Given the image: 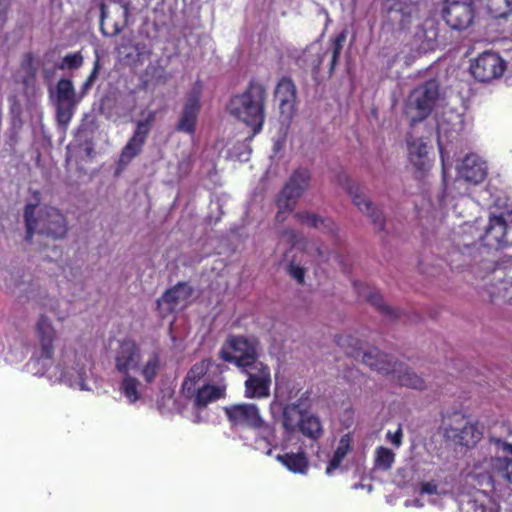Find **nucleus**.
I'll return each mask as SVG.
<instances>
[{
	"label": "nucleus",
	"instance_id": "1",
	"mask_svg": "<svg viewBox=\"0 0 512 512\" xmlns=\"http://www.w3.org/2000/svg\"><path fill=\"white\" fill-rule=\"evenodd\" d=\"M267 88L258 78H251L241 93L233 95L228 104V113L252 129V136L259 134L265 123Z\"/></svg>",
	"mask_w": 512,
	"mask_h": 512
},
{
	"label": "nucleus",
	"instance_id": "2",
	"mask_svg": "<svg viewBox=\"0 0 512 512\" xmlns=\"http://www.w3.org/2000/svg\"><path fill=\"white\" fill-rule=\"evenodd\" d=\"M36 208L32 203L24 207L25 241L31 242L35 232L53 240L64 238L68 231L65 216L58 209L46 206L39 209L35 217Z\"/></svg>",
	"mask_w": 512,
	"mask_h": 512
},
{
	"label": "nucleus",
	"instance_id": "3",
	"mask_svg": "<svg viewBox=\"0 0 512 512\" xmlns=\"http://www.w3.org/2000/svg\"><path fill=\"white\" fill-rule=\"evenodd\" d=\"M363 360L372 370L383 375H391L399 385L412 389H425V381L404 363L394 361L388 354L381 353L375 348L364 354Z\"/></svg>",
	"mask_w": 512,
	"mask_h": 512
},
{
	"label": "nucleus",
	"instance_id": "4",
	"mask_svg": "<svg viewBox=\"0 0 512 512\" xmlns=\"http://www.w3.org/2000/svg\"><path fill=\"white\" fill-rule=\"evenodd\" d=\"M439 99V84L435 79H430L416 86L405 101L404 113L409 119V124L414 127L426 120L433 112Z\"/></svg>",
	"mask_w": 512,
	"mask_h": 512
},
{
	"label": "nucleus",
	"instance_id": "5",
	"mask_svg": "<svg viewBox=\"0 0 512 512\" xmlns=\"http://www.w3.org/2000/svg\"><path fill=\"white\" fill-rule=\"evenodd\" d=\"M311 175L308 169H296L276 197L278 211L275 219L282 223L286 220V214L292 212L310 185Z\"/></svg>",
	"mask_w": 512,
	"mask_h": 512
},
{
	"label": "nucleus",
	"instance_id": "6",
	"mask_svg": "<svg viewBox=\"0 0 512 512\" xmlns=\"http://www.w3.org/2000/svg\"><path fill=\"white\" fill-rule=\"evenodd\" d=\"M258 340L243 335H229L224 341L218 356L223 361L235 365L239 370L249 368L258 358Z\"/></svg>",
	"mask_w": 512,
	"mask_h": 512
},
{
	"label": "nucleus",
	"instance_id": "7",
	"mask_svg": "<svg viewBox=\"0 0 512 512\" xmlns=\"http://www.w3.org/2000/svg\"><path fill=\"white\" fill-rule=\"evenodd\" d=\"M443 436L447 441L464 447L475 446L482 437L476 423L461 412H454L443 419Z\"/></svg>",
	"mask_w": 512,
	"mask_h": 512
},
{
	"label": "nucleus",
	"instance_id": "8",
	"mask_svg": "<svg viewBox=\"0 0 512 512\" xmlns=\"http://www.w3.org/2000/svg\"><path fill=\"white\" fill-rule=\"evenodd\" d=\"M231 428L256 429L262 424L259 407L254 403H236L223 408Z\"/></svg>",
	"mask_w": 512,
	"mask_h": 512
},
{
	"label": "nucleus",
	"instance_id": "9",
	"mask_svg": "<svg viewBox=\"0 0 512 512\" xmlns=\"http://www.w3.org/2000/svg\"><path fill=\"white\" fill-rule=\"evenodd\" d=\"M506 70V62L495 52L485 51L470 66L471 74L479 82H490L501 77Z\"/></svg>",
	"mask_w": 512,
	"mask_h": 512
},
{
	"label": "nucleus",
	"instance_id": "10",
	"mask_svg": "<svg viewBox=\"0 0 512 512\" xmlns=\"http://www.w3.org/2000/svg\"><path fill=\"white\" fill-rule=\"evenodd\" d=\"M155 116V111H149L147 117L144 120H139L136 123L133 135L121 150L119 157L120 165H128L137 155L141 153L142 148L150 133L152 123L155 120Z\"/></svg>",
	"mask_w": 512,
	"mask_h": 512
},
{
	"label": "nucleus",
	"instance_id": "11",
	"mask_svg": "<svg viewBox=\"0 0 512 512\" xmlns=\"http://www.w3.org/2000/svg\"><path fill=\"white\" fill-rule=\"evenodd\" d=\"M193 287L187 282H178L167 289L157 300V311L161 318H166L184 307L193 294Z\"/></svg>",
	"mask_w": 512,
	"mask_h": 512
},
{
	"label": "nucleus",
	"instance_id": "12",
	"mask_svg": "<svg viewBox=\"0 0 512 512\" xmlns=\"http://www.w3.org/2000/svg\"><path fill=\"white\" fill-rule=\"evenodd\" d=\"M202 93V87L199 82H196L190 90L176 124L175 129L178 132L186 133L188 135H194L196 131V125L198 115L200 112V97Z\"/></svg>",
	"mask_w": 512,
	"mask_h": 512
},
{
	"label": "nucleus",
	"instance_id": "13",
	"mask_svg": "<svg viewBox=\"0 0 512 512\" xmlns=\"http://www.w3.org/2000/svg\"><path fill=\"white\" fill-rule=\"evenodd\" d=\"M35 335L39 348L35 352L34 358L37 362L52 360L55 354L54 342L57 339V332L51 320L44 314H41L36 322Z\"/></svg>",
	"mask_w": 512,
	"mask_h": 512
},
{
	"label": "nucleus",
	"instance_id": "14",
	"mask_svg": "<svg viewBox=\"0 0 512 512\" xmlns=\"http://www.w3.org/2000/svg\"><path fill=\"white\" fill-rule=\"evenodd\" d=\"M274 98L282 117L291 120L296 113L298 92L297 87L289 76L281 77L274 89Z\"/></svg>",
	"mask_w": 512,
	"mask_h": 512
},
{
	"label": "nucleus",
	"instance_id": "15",
	"mask_svg": "<svg viewBox=\"0 0 512 512\" xmlns=\"http://www.w3.org/2000/svg\"><path fill=\"white\" fill-rule=\"evenodd\" d=\"M422 5L420 0H392L388 14L400 29H408L419 18Z\"/></svg>",
	"mask_w": 512,
	"mask_h": 512
},
{
	"label": "nucleus",
	"instance_id": "16",
	"mask_svg": "<svg viewBox=\"0 0 512 512\" xmlns=\"http://www.w3.org/2000/svg\"><path fill=\"white\" fill-rule=\"evenodd\" d=\"M475 17L474 6L466 2H451L443 10L446 24L453 30L468 28Z\"/></svg>",
	"mask_w": 512,
	"mask_h": 512
},
{
	"label": "nucleus",
	"instance_id": "17",
	"mask_svg": "<svg viewBox=\"0 0 512 512\" xmlns=\"http://www.w3.org/2000/svg\"><path fill=\"white\" fill-rule=\"evenodd\" d=\"M482 481L480 482L481 489L473 496H468L466 499H462L459 504L461 512H487V503L491 502V498L488 495V491L494 489V477L487 473L479 475Z\"/></svg>",
	"mask_w": 512,
	"mask_h": 512
},
{
	"label": "nucleus",
	"instance_id": "18",
	"mask_svg": "<svg viewBox=\"0 0 512 512\" xmlns=\"http://www.w3.org/2000/svg\"><path fill=\"white\" fill-rule=\"evenodd\" d=\"M213 366H215L220 374L224 372V366L222 364H215L211 358L202 359L192 365L181 385V393L185 398L191 399V394L195 392L199 382Z\"/></svg>",
	"mask_w": 512,
	"mask_h": 512
},
{
	"label": "nucleus",
	"instance_id": "19",
	"mask_svg": "<svg viewBox=\"0 0 512 512\" xmlns=\"http://www.w3.org/2000/svg\"><path fill=\"white\" fill-rule=\"evenodd\" d=\"M141 352L132 339H124L120 341L119 347L115 355V369L125 374H129L130 370H135L139 367Z\"/></svg>",
	"mask_w": 512,
	"mask_h": 512
},
{
	"label": "nucleus",
	"instance_id": "20",
	"mask_svg": "<svg viewBox=\"0 0 512 512\" xmlns=\"http://www.w3.org/2000/svg\"><path fill=\"white\" fill-rule=\"evenodd\" d=\"M345 178V186L348 194L351 196L352 201L358 209L370 217L373 225L379 231L384 230L385 220L382 211L375 207L372 202L365 199L361 193V188L358 185L351 184L347 176Z\"/></svg>",
	"mask_w": 512,
	"mask_h": 512
},
{
	"label": "nucleus",
	"instance_id": "21",
	"mask_svg": "<svg viewBox=\"0 0 512 512\" xmlns=\"http://www.w3.org/2000/svg\"><path fill=\"white\" fill-rule=\"evenodd\" d=\"M508 225L502 215H492L489 223L481 236L482 244L489 248L498 249L509 243L507 239Z\"/></svg>",
	"mask_w": 512,
	"mask_h": 512
},
{
	"label": "nucleus",
	"instance_id": "22",
	"mask_svg": "<svg viewBox=\"0 0 512 512\" xmlns=\"http://www.w3.org/2000/svg\"><path fill=\"white\" fill-rule=\"evenodd\" d=\"M227 384L222 377L216 384L206 383L198 387L194 393L191 394L193 405L196 409L202 410L210 403L224 399L227 394Z\"/></svg>",
	"mask_w": 512,
	"mask_h": 512
},
{
	"label": "nucleus",
	"instance_id": "23",
	"mask_svg": "<svg viewBox=\"0 0 512 512\" xmlns=\"http://www.w3.org/2000/svg\"><path fill=\"white\" fill-rule=\"evenodd\" d=\"M458 176L470 184H479L487 177V164L476 154H468L458 168Z\"/></svg>",
	"mask_w": 512,
	"mask_h": 512
},
{
	"label": "nucleus",
	"instance_id": "24",
	"mask_svg": "<svg viewBox=\"0 0 512 512\" xmlns=\"http://www.w3.org/2000/svg\"><path fill=\"white\" fill-rule=\"evenodd\" d=\"M498 448L511 457H492L489 461L491 475L512 484V444L500 439L496 440Z\"/></svg>",
	"mask_w": 512,
	"mask_h": 512
},
{
	"label": "nucleus",
	"instance_id": "25",
	"mask_svg": "<svg viewBox=\"0 0 512 512\" xmlns=\"http://www.w3.org/2000/svg\"><path fill=\"white\" fill-rule=\"evenodd\" d=\"M439 29L434 19H426L418 26L414 40L423 51H433L438 46Z\"/></svg>",
	"mask_w": 512,
	"mask_h": 512
},
{
	"label": "nucleus",
	"instance_id": "26",
	"mask_svg": "<svg viewBox=\"0 0 512 512\" xmlns=\"http://www.w3.org/2000/svg\"><path fill=\"white\" fill-rule=\"evenodd\" d=\"M272 377H247L244 382V396L248 399H265L270 396Z\"/></svg>",
	"mask_w": 512,
	"mask_h": 512
},
{
	"label": "nucleus",
	"instance_id": "27",
	"mask_svg": "<svg viewBox=\"0 0 512 512\" xmlns=\"http://www.w3.org/2000/svg\"><path fill=\"white\" fill-rule=\"evenodd\" d=\"M294 218L301 224L318 229L324 233L336 235V224L330 218H323L318 214L307 211H299L295 213Z\"/></svg>",
	"mask_w": 512,
	"mask_h": 512
},
{
	"label": "nucleus",
	"instance_id": "28",
	"mask_svg": "<svg viewBox=\"0 0 512 512\" xmlns=\"http://www.w3.org/2000/svg\"><path fill=\"white\" fill-rule=\"evenodd\" d=\"M297 432H300L304 437L313 442H318L324 434V429L317 415L305 412Z\"/></svg>",
	"mask_w": 512,
	"mask_h": 512
},
{
	"label": "nucleus",
	"instance_id": "29",
	"mask_svg": "<svg viewBox=\"0 0 512 512\" xmlns=\"http://www.w3.org/2000/svg\"><path fill=\"white\" fill-rule=\"evenodd\" d=\"M276 460L293 473L306 474L309 469V461L303 451L278 454Z\"/></svg>",
	"mask_w": 512,
	"mask_h": 512
},
{
	"label": "nucleus",
	"instance_id": "30",
	"mask_svg": "<svg viewBox=\"0 0 512 512\" xmlns=\"http://www.w3.org/2000/svg\"><path fill=\"white\" fill-rule=\"evenodd\" d=\"M79 102L80 101H52L55 108L57 125L64 132L68 129Z\"/></svg>",
	"mask_w": 512,
	"mask_h": 512
},
{
	"label": "nucleus",
	"instance_id": "31",
	"mask_svg": "<svg viewBox=\"0 0 512 512\" xmlns=\"http://www.w3.org/2000/svg\"><path fill=\"white\" fill-rule=\"evenodd\" d=\"M306 411L299 409L298 404H287L282 411V427L287 435L298 431L302 416Z\"/></svg>",
	"mask_w": 512,
	"mask_h": 512
},
{
	"label": "nucleus",
	"instance_id": "32",
	"mask_svg": "<svg viewBox=\"0 0 512 512\" xmlns=\"http://www.w3.org/2000/svg\"><path fill=\"white\" fill-rule=\"evenodd\" d=\"M335 342L347 356L355 358L356 360L361 358L362 362L366 365L363 360V356L367 351L363 352V345L359 339L350 334H345L336 336ZM373 349L374 348H372V350Z\"/></svg>",
	"mask_w": 512,
	"mask_h": 512
},
{
	"label": "nucleus",
	"instance_id": "33",
	"mask_svg": "<svg viewBox=\"0 0 512 512\" xmlns=\"http://www.w3.org/2000/svg\"><path fill=\"white\" fill-rule=\"evenodd\" d=\"M352 451V436L350 433L344 434L338 443L336 450L332 458L330 459L327 467L326 473L330 475L334 470H336L343 459Z\"/></svg>",
	"mask_w": 512,
	"mask_h": 512
},
{
	"label": "nucleus",
	"instance_id": "34",
	"mask_svg": "<svg viewBox=\"0 0 512 512\" xmlns=\"http://www.w3.org/2000/svg\"><path fill=\"white\" fill-rule=\"evenodd\" d=\"M51 101H80L77 97L73 82L68 78L58 80L55 91L50 95Z\"/></svg>",
	"mask_w": 512,
	"mask_h": 512
},
{
	"label": "nucleus",
	"instance_id": "35",
	"mask_svg": "<svg viewBox=\"0 0 512 512\" xmlns=\"http://www.w3.org/2000/svg\"><path fill=\"white\" fill-rule=\"evenodd\" d=\"M140 382L137 378L125 374L121 382L120 391L128 399L130 403H135L141 397L138 390Z\"/></svg>",
	"mask_w": 512,
	"mask_h": 512
},
{
	"label": "nucleus",
	"instance_id": "36",
	"mask_svg": "<svg viewBox=\"0 0 512 512\" xmlns=\"http://www.w3.org/2000/svg\"><path fill=\"white\" fill-rule=\"evenodd\" d=\"M346 38L347 31L343 30L331 40V59L328 71L329 77H331L335 71Z\"/></svg>",
	"mask_w": 512,
	"mask_h": 512
},
{
	"label": "nucleus",
	"instance_id": "37",
	"mask_svg": "<svg viewBox=\"0 0 512 512\" xmlns=\"http://www.w3.org/2000/svg\"><path fill=\"white\" fill-rule=\"evenodd\" d=\"M486 7L493 18H505L512 14V0H486Z\"/></svg>",
	"mask_w": 512,
	"mask_h": 512
},
{
	"label": "nucleus",
	"instance_id": "38",
	"mask_svg": "<svg viewBox=\"0 0 512 512\" xmlns=\"http://www.w3.org/2000/svg\"><path fill=\"white\" fill-rule=\"evenodd\" d=\"M408 154L410 161L418 169H422L423 158L427 154L426 144L422 140L408 141Z\"/></svg>",
	"mask_w": 512,
	"mask_h": 512
},
{
	"label": "nucleus",
	"instance_id": "39",
	"mask_svg": "<svg viewBox=\"0 0 512 512\" xmlns=\"http://www.w3.org/2000/svg\"><path fill=\"white\" fill-rule=\"evenodd\" d=\"M395 461V454L387 447L380 446L375 451L374 466L377 469L390 470Z\"/></svg>",
	"mask_w": 512,
	"mask_h": 512
},
{
	"label": "nucleus",
	"instance_id": "40",
	"mask_svg": "<svg viewBox=\"0 0 512 512\" xmlns=\"http://www.w3.org/2000/svg\"><path fill=\"white\" fill-rule=\"evenodd\" d=\"M160 355L153 352L141 370V374L147 383H152L160 370Z\"/></svg>",
	"mask_w": 512,
	"mask_h": 512
},
{
	"label": "nucleus",
	"instance_id": "41",
	"mask_svg": "<svg viewBox=\"0 0 512 512\" xmlns=\"http://www.w3.org/2000/svg\"><path fill=\"white\" fill-rule=\"evenodd\" d=\"M367 300L371 305L378 309L380 313L390 318H399V313L396 309L386 305L383 301V297L380 293L374 291L368 293L366 296Z\"/></svg>",
	"mask_w": 512,
	"mask_h": 512
},
{
	"label": "nucleus",
	"instance_id": "42",
	"mask_svg": "<svg viewBox=\"0 0 512 512\" xmlns=\"http://www.w3.org/2000/svg\"><path fill=\"white\" fill-rule=\"evenodd\" d=\"M240 372L247 377H260L262 375L271 376L270 367L259 360V357L250 363L249 368L241 369Z\"/></svg>",
	"mask_w": 512,
	"mask_h": 512
},
{
	"label": "nucleus",
	"instance_id": "43",
	"mask_svg": "<svg viewBox=\"0 0 512 512\" xmlns=\"http://www.w3.org/2000/svg\"><path fill=\"white\" fill-rule=\"evenodd\" d=\"M252 430L258 433L259 438L265 441L267 447H269L272 444V442L276 440L275 426L273 424L266 422L263 418L262 424L256 429Z\"/></svg>",
	"mask_w": 512,
	"mask_h": 512
},
{
	"label": "nucleus",
	"instance_id": "44",
	"mask_svg": "<svg viewBox=\"0 0 512 512\" xmlns=\"http://www.w3.org/2000/svg\"><path fill=\"white\" fill-rule=\"evenodd\" d=\"M106 20H107V11L106 6L104 4H101L100 6V30L102 34L106 37H113L118 35L122 29L123 26H121L119 23L114 22L112 25V28L109 30L106 28Z\"/></svg>",
	"mask_w": 512,
	"mask_h": 512
},
{
	"label": "nucleus",
	"instance_id": "45",
	"mask_svg": "<svg viewBox=\"0 0 512 512\" xmlns=\"http://www.w3.org/2000/svg\"><path fill=\"white\" fill-rule=\"evenodd\" d=\"M84 59L81 52L67 54L63 57L62 62L57 65L60 70L79 69L83 65Z\"/></svg>",
	"mask_w": 512,
	"mask_h": 512
},
{
	"label": "nucleus",
	"instance_id": "46",
	"mask_svg": "<svg viewBox=\"0 0 512 512\" xmlns=\"http://www.w3.org/2000/svg\"><path fill=\"white\" fill-rule=\"evenodd\" d=\"M101 69L100 59L97 57L93 64V69L87 79L84 81V83L81 86V96L85 95L88 90L93 86L95 80L98 77V73Z\"/></svg>",
	"mask_w": 512,
	"mask_h": 512
},
{
	"label": "nucleus",
	"instance_id": "47",
	"mask_svg": "<svg viewBox=\"0 0 512 512\" xmlns=\"http://www.w3.org/2000/svg\"><path fill=\"white\" fill-rule=\"evenodd\" d=\"M289 275L294 278L299 284L304 283L305 269L299 265L290 263L288 266Z\"/></svg>",
	"mask_w": 512,
	"mask_h": 512
},
{
	"label": "nucleus",
	"instance_id": "48",
	"mask_svg": "<svg viewBox=\"0 0 512 512\" xmlns=\"http://www.w3.org/2000/svg\"><path fill=\"white\" fill-rule=\"evenodd\" d=\"M312 392L310 390H306L302 395L299 397V399L296 402H293L292 404H298L299 409L302 411L309 412V409L312 406V398H311Z\"/></svg>",
	"mask_w": 512,
	"mask_h": 512
},
{
	"label": "nucleus",
	"instance_id": "49",
	"mask_svg": "<svg viewBox=\"0 0 512 512\" xmlns=\"http://www.w3.org/2000/svg\"><path fill=\"white\" fill-rule=\"evenodd\" d=\"M326 53H319L316 55V58L312 61L311 64V73L313 78L316 80L321 69V65L323 63L324 57Z\"/></svg>",
	"mask_w": 512,
	"mask_h": 512
},
{
	"label": "nucleus",
	"instance_id": "50",
	"mask_svg": "<svg viewBox=\"0 0 512 512\" xmlns=\"http://www.w3.org/2000/svg\"><path fill=\"white\" fill-rule=\"evenodd\" d=\"M438 493V485L435 481L423 482L420 485V494L434 495Z\"/></svg>",
	"mask_w": 512,
	"mask_h": 512
},
{
	"label": "nucleus",
	"instance_id": "51",
	"mask_svg": "<svg viewBox=\"0 0 512 512\" xmlns=\"http://www.w3.org/2000/svg\"><path fill=\"white\" fill-rule=\"evenodd\" d=\"M75 370V373L77 375V378H79L81 381L84 380V377L86 375V365L84 362H82L81 359L77 360L75 362V367H73Z\"/></svg>",
	"mask_w": 512,
	"mask_h": 512
},
{
	"label": "nucleus",
	"instance_id": "52",
	"mask_svg": "<svg viewBox=\"0 0 512 512\" xmlns=\"http://www.w3.org/2000/svg\"><path fill=\"white\" fill-rule=\"evenodd\" d=\"M402 431L401 429L399 428L396 432L394 433H391V432H388L387 433V438L391 441L392 444H394L396 447H399L402 443Z\"/></svg>",
	"mask_w": 512,
	"mask_h": 512
},
{
	"label": "nucleus",
	"instance_id": "53",
	"mask_svg": "<svg viewBox=\"0 0 512 512\" xmlns=\"http://www.w3.org/2000/svg\"><path fill=\"white\" fill-rule=\"evenodd\" d=\"M41 304L51 312H56V308L58 307V301L55 298L44 299Z\"/></svg>",
	"mask_w": 512,
	"mask_h": 512
},
{
	"label": "nucleus",
	"instance_id": "54",
	"mask_svg": "<svg viewBox=\"0 0 512 512\" xmlns=\"http://www.w3.org/2000/svg\"><path fill=\"white\" fill-rule=\"evenodd\" d=\"M191 161L189 159H183L178 163V170L183 172V175H187L191 171Z\"/></svg>",
	"mask_w": 512,
	"mask_h": 512
},
{
	"label": "nucleus",
	"instance_id": "55",
	"mask_svg": "<svg viewBox=\"0 0 512 512\" xmlns=\"http://www.w3.org/2000/svg\"><path fill=\"white\" fill-rule=\"evenodd\" d=\"M10 9L0 7V29L4 27L8 19V13Z\"/></svg>",
	"mask_w": 512,
	"mask_h": 512
},
{
	"label": "nucleus",
	"instance_id": "56",
	"mask_svg": "<svg viewBox=\"0 0 512 512\" xmlns=\"http://www.w3.org/2000/svg\"><path fill=\"white\" fill-rule=\"evenodd\" d=\"M34 61V56L31 52L26 53L24 56V62L23 65L25 66H31Z\"/></svg>",
	"mask_w": 512,
	"mask_h": 512
},
{
	"label": "nucleus",
	"instance_id": "57",
	"mask_svg": "<svg viewBox=\"0 0 512 512\" xmlns=\"http://www.w3.org/2000/svg\"><path fill=\"white\" fill-rule=\"evenodd\" d=\"M12 4V0H0V7L10 9Z\"/></svg>",
	"mask_w": 512,
	"mask_h": 512
},
{
	"label": "nucleus",
	"instance_id": "58",
	"mask_svg": "<svg viewBox=\"0 0 512 512\" xmlns=\"http://www.w3.org/2000/svg\"><path fill=\"white\" fill-rule=\"evenodd\" d=\"M61 357H62L61 362H62L63 366H64V367H68V363H67V361L65 360V354H64V352H62V356H61Z\"/></svg>",
	"mask_w": 512,
	"mask_h": 512
},
{
	"label": "nucleus",
	"instance_id": "59",
	"mask_svg": "<svg viewBox=\"0 0 512 512\" xmlns=\"http://www.w3.org/2000/svg\"><path fill=\"white\" fill-rule=\"evenodd\" d=\"M287 233H288V234H290V236H291L292 238L296 237V234H295V232H294L293 230H290V231H289V232H287Z\"/></svg>",
	"mask_w": 512,
	"mask_h": 512
},
{
	"label": "nucleus",
	"instance_id": "60",
	"mask_svg": "<svg viewBox=\"0 0 512 512\" xmlns=\"http://www.w3.org/2000/svg\"><path fill=\"white\" fill-rule=\"evenodd\" d=\"M267 454H268V455H270V454H271V449H270V448H268V450H267Z\"/></svg>",
	"mask_w": 512,
	"mask_h": 512
}]
</instances>
